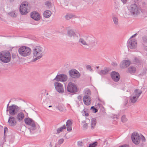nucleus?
<instances>
[{
	"label": "nucleus",
	"mask_w": 147,
	"mask_h": 147,
	"mask_svg": "<svg viewBox=\"0 0 147 147\" xmlns=\"http://www.w3.org/2000/svg\"><path fill=\"white\" fill-rule=\"evenodd\" d=\"M79 42L84 46L92 47L96 46V40L93 36H88L85 39L80 38Z\"/></svg>",
	"instance_id": "f257e3e1"
},
{
	"label": "nucleus",
	"mask_w": 147,
	"mask_h": 147,
	"mask_svg": "<svg viewBox=\"0 0 147 147\" xmlns=\"http://www.w3.org/2000/svg\"><path fill=\"white\" fill-rule=\"evenodd\" d=\"M33 53L34 56L36 57L33 59L32 61L35 62L41 58L43 56L44 49L43 47L40 46H36L33 49Z\"/></svg>",
	"instance_id": "f03ea898"
},
{
	"label": "nucleus",
	"mask_w": 147,
	"mask_h": 147,
	"mask_svg": "<svg viewBox=\"0 0 147 147\" xmlns=\"http://www.w3.org/2000/svg\"><path fill=\"white\" fill-rule=\"evenodd\" d=\"M129 14L134 17H136L140 14V9L136 4L131 5L128 8Z\"/></svg>",
	"instance_id": "7ed1b4c3"
},
{
	"label": "nucleus",
	"mask_w": 147,
	"mask_h": 147,
	"mask_svg": "<svg viewBox=\"0 0 147 147\" xmlns=\"http://www.w3.org/2000/svg\"><path fill=\"white\" fill-rule=\"evenodd\" d=\"M11 54L8 51H3L0 53V60L4 63H8L11 60Z\"/></svg>",
	"instance_id": "20e7f679"
},
{
	"label": "nucleus",
	"mask_w": 147,
	"mask_h": 147,
	"mask_svg": "<svg viewBox=\"0 0 147 147\" xmlns=\"http://www.w3.org/2000/svg\"><path fill=\"white\" fill-rule=\"evenodd\" d=\"M31 50L29 47L22 46L18 49V52L20 55L24 57L29 56L31 53Z\"/></svg>",
	"instance_id": "39448f33"
},
{
	"label": "nucleus",
	"mask_w": 147,
	"mask_h": 147,
	"mask_svg": "<svg viewBox=\"0 0 147 147\" xmlns=\"http://www.w3.org/2000/svg\"><path fill=\"white\" fill-rule=\"evenodd\" d=\"M25 123L27 125L31 126L28 128L30 132L31 130H34L36 129V123L32 119L29 117L26 118L24 119Z\"/></svg>",
	"instance_id": "423d86ee"
},
{
	"label": "nucleus",
	"mask_w": 147,
	"mask_h": 147,
	"mask_svg": "<svg viewBox=\"0 0 147 147\" xmlns=\"http://www.w3.org/2000/svg\"><path fill=\"white\" fill-rule=\"evenodd\" d=\"M67 90L68 92L74 94L77 91L78 89L74 83L69 82L67 86Z\"/></svg>",
	"instance_id": "0eeeda50"
},
{
	"label": "nucleus",
	"mask_w": 147,
	"mask_h": 147,
	"mask_svg": "<svg viewBox=\"0 0 147 147\" xmlns=\"http://www.w3.org/2000/svg\"><path fill=\"white\" fill-rule=\"evenodd\" d=\"M19 108L15 105H12L9 106V109L8 111L9 114L12 115H14L16 114Z\"/></svg>",
	"instance_id": "6e6552de"
},
{
	"label": "nucleus",
	"mask_w": 147,
	"mask_h": 147,
	"mask_svg": "<svg viewBox=\"0 0 147 147\" xmlns=\"http://www.w3.org/2000/svg\"><path fill=\"white\" fill-rule=\"evenodd\" d=\"M141 137L137 132H134L131 135V139L134 143L136 144H139L140 141Z\"/></svg>",
	"instance_id": "1a4fd4ad"
},
{
	"label": "nucleus",
	"mask_w": 147,
	"mask_h": 147,
	"mask_svg": "<svg viewBox=\"0 0 147 147\" xmlns=\"http://www.w3.org/2000/svg\"><path fill=\"white\" fill-rule=\"evenodd\" d=\"M127 46L131 49H135L137 46L136 40L135 39H129L127 41Z\"/></svg>",
	"instance_id": "9d476101"
},
{
	"label": "nucleus",
	"mask_w": 147,
	"mask_h": 147,
	"mask_svg": "<svg viewBox=\"0 0 147 147\" xmlns=\"http://www.w3.org/2000/svg\"><path fill=\"white\" fill-rule=\"evenodd\" d=\"M67 77L66 75L61 74L57 75L56 77L53 80H55L57 81L64 82L67 80Z\"/></svg>",
	"instance_id": "9b49d317"
},
{
	"label": "nucleus",
	"mask_w": 147,
	"mask_h": 147,
	"mask_svg": "<svg viewBox=\"0 0 147 147\" xmlns=\"http://www.w3.org/2000/svg\"><path fill=\"white\" fill-rule=\"evenodd\" d=\"M28 4L27 3H22L20 6V11L22 15L26 14L28 12L27 11Z\"/></svg>",
	"instance_id": "f8f14e48"
},
{
	"label": "nucleus",
	"mask_w": 147,
	"mask_h": 147,
	"mask_svg": "<svg viewBox=\"0 0 147 147\" xmlns=\"http://www.w3.org/2000/svg\"><path fill=\"white\" fill-rule=\"evenodd\" d=\"M69 76L71 77L77 78H79L80 75L79 72L76 69H71L69 71Z\"/></svg>",
	"instance_id": "ddd939ff"
},
{
	"label": "nucleus",
	"mask_w": 147,
	"mask_h": 147,
	"mask_svg": "<svg viewBox=\"0 0 147 147\" xmlns=\"http://www.w3.org/2000/svg\"><path fill=\"white\" fill-rule=\"evenodd\" d=\"M54 85L56 90L59 92L63 93L64 92V89L62 84L58 82H55Z\"/></svg>",
	"instance_id": "4468645a"
},
{
	"label": "nucleus",
	"mask_w": 147,
	"mask_h": 147,
	"mask_svg": "<svg viewBox=\"0 0 147 147\" xmlns=\"http://www.w3.org/2000/svg\"><path fill=\"white\" fill-rule=\"evenodd\" d=\"M111 77L115 82H118L119 80L120 76L119 74L115 71H113L111 74Z\"/></svg>",
	"instance_id": "2eb2a0df"
},
{
	"label": "nucleus",
	"mask_w": 147,
	"mask_h": 147,
	"mask_svg": "<svg viewBox=\"0 0 147 147\" xmlns=\"http://www.w3.org/2000/svg\"><path fill=\"white\" fill-rule=\"evenodd\" d=\"M8 122L9 125L11 126H14L17 123L15 118L13 117L10 116L9 118Z\"/></svg>",
	"instance_id": "dca6fc26"
},
{
	"label": "nucleus",
	"mask_w": 147,
	"mask_h": 147,
	"mask_svg": "<svg viewBox=\"0 0 147 147\" xmlns=\"http://www.w3.org/2000/svg\"><path fill=\"white\" fill-rule=\"evenodd\" d=\"M31 17L36 21L39 20L40 18V16L39 13L36 11L32 12L31 13Z\"/></svg>",
	"instance_id": "f3484780"
},
{
	"label": "nucleus",
	"mask_w": 147,
	"mask_h": 147,
	"mask_svg": "<svg viewBox=\"0 0 147 147\" xmlns=\"http://www.w3.org/2000/svg\"><path fill=\"white\" fill-rule=\"evenodd\" d=\"M91 99L89 96L85 95L83 98L84 104L86 105H89L91 103Z\"/></svg>",
	"instance_id": "a211bd4d"
},
{
	"label": "nucleus",
	"mask_w": 147,
	"mask_h": 147,
	"mask_svg": "<svg viewBox=\"0 0 147 147\" xmlns=\"http://www.w3.org/2000/svg\"><path fill=\"white\" fill-rule=\"evenodd\" d=\"M67 34L70 37H73L75 40H78V34H76L72 30H69L68 31Z\"/></svg>",
	"instance_id": "6ab92c4d"
},
{
	"label": "nucleus",
	"mask_w": 147,
	"mask_h": 147,
	"mask_svg": "<svg viewBox=\"0 0 147 147\" xmlns=\"http://www.w3.org/2000/svg\"><path fill=\"white\" fill-rule=\"evenodd\" d=\"M130 61L128 60H123L121 64L120 67L121 68H124L127 67L130 64Z\"/></svg>",
	"instance_id": "aec40b11"
},
{
	"label": "nucleus",
	"mask_w": 147,
	"mask_h": 147,
	"mask_svg": "<svg viewBox=\"0 0 147 147\" xmlns=\"http://www.w3.org/2000/svg\"><path fill=\"white\" fill-rule=\"evenodd\" d=\"M142 93V91L141 90L137 89L135 90L132 95L138 98Z\"/></svg>",
	"instance_id": "412c9836"
},
{
	"label": "nucleus",
	"mask_w": 147,
	"mask_h": 147,
	"mask_svg": "<svg viewBox=\"0 0 147 147\" xmlns=\"http://www.w3.org/2000/svg\"><path fill=\"white\" fill-rule=\"evenodd\" d=\"M24 117V115L23 113L20 112L16 116V118L19 121H22Z\"/></svg>",
	"instance_id": "4be33fe9"
},
{
	"label": "nucleus",
	"mask_w": 147,
	"mask_h": 147,
	"mask_svg": "<svg viewBox=\"0 0 147 147\" xmlns=\"http://www.w3.org/2000/svg\"><path fill=\"white\" fill-rule=\"evenodd\" d=\"M110 71L109 69L107 68L104 70H101L99 74L101 75H105L107 74Z\"/></svg>",
	"instance_id": "5701e85b"
},
{
	"label": "nucleus",
	"mask_w": 147,
	"mask_h": 147,
	"mask_svg": "<svg viewBox=\"0 0 147 147\" xmlns=\"http://www.w3.org/2000/svg\"><path fill=\"white\" fill-rule=\"evenodd\" d=\"M51 14V11L49 10H46L44 13V16L46 18L49 17Z\"/></svg>",
	"instance_id": "b1692460"
},
{
	"label": "nucleus",
	"mask_w": 147,
	"mask_h": 147,
	"mask_svg": "<svg viewBox=\"0 0 147 147\" xmlns=\"http://www.w3.org/2000/svg\"><path fill=\"white\" fill-rule=\"evenodd\" d=\"M129 98L130 102L132 103H134L136 102L138 99V98L132 95L130 96Z\"/></svg>",
	"instance_id": "393cba45"
},
{
	"label": "nucleus",
	"mask_w": 147,
	"mask_h": 147,
	"mask_svg": "<svg viewBox=\"0 0 147 147\" xmlns=\"http://www.w3.org/2000/svg\"><path fill=\"white\" fill-rule=\"evenodd\" d=\"M91 128L93 129L94 128L96 124V120L95 118H92L91 119Z\"/></svg>",
	"instance_id": "a878e982"
},
{
	"label": "nucleus",
	"mask_w": 147,
	"mask_h": 147,
	"mask_svg": "<svg viewBox=\"0 0 147 147\" xmlns=\"http://www.w3.org/2000/svg\"><path fill=\"white\" fill-rule=\"evenodd\" d=\"M128 70L129 72L131 74L134 73L136 71V69L134 67L131 66L128 68Z\"/></svg>",
	"instance_id": "bb28decb"
},
{
	"label": "nucleus",
	"mask_w": 147,
	"mask_h": 147,
	"mask_svg": "<svg viewBox=\"0 0 147 147\" xmlns=\"http://www.w3.org/2000/svg\"><path fill=\"white\" fill-rule=\"evenodd\" d=\"M141 59L138 57H135L134 61V63L136 64H140L142 63Z\"/></svg>",
	"instance_id": "cd10ccee"
},
{
	"label": "nucleus",
	"mask_w": 147,
	"mask_h": 147,
	"mask_svg": "<svg viewBox=\"0 0 147 147\" xmlns=\"http://www.w3.org/2000/svg\"><path fill=\"white\" fill-rule=\"evenodd\" d=\"M66 128V127L65 125H64L62 127L58 128L57 130V134H59V133L62 132L63 129H65Z\"/></svg>",
	"instance_id": "c85d7f7f"
},
{
	"label": "nucleus",
	"mask_w": 147,
	"mask_h": 147,
	"mask_svg": "<svg viewBox=\"0 0 147 147\" xmlns=\"http://www.w3.org/2000/svg\"><path fill=\"white\" fill-rule=\"evenodd\" d=\"M112 19L114 24L116 25H117L118 24V20L117 17L115 16H113Z\"/></svg>",
	"instance_id": "c756f323"
},
{
	"label": "nucleus",
	"mask_w": 147,
	"mask_h": 147,
	"mask_svg": "<svg viewBox=\"0 0 147 147\" xmlns=\"http://www.w3.org/2000/svg\"><path fill=\"white\" fill-rule=\"evenodd\" d=\"M45 5L49 9L52 7L51 3L50 1H47L45 3Z\"/></svg>",
	"instance_id": "7c9ffc66"
},
{
	"label": "nucleus",
	"mask_w": 147,
	"mask_h": 147,
	"mask_svg": "<svg viewBox=\"0 0 147 147\" xmlns=\"http://www.w3.org/2000/svg\"><path fill=\"white\" fill-rule=\"evenodd\" d=\"M84 91L85 94H87V95L89 96L91 94V92L90 90L88 89H85Z\"/></svg>",
	"instance_id": "2f4dec72"
},
{
	"label": "nucleus",
	"mask_w": 147,
	"mask_h": 147,
	"mask_svg": "<svg viewBox=\"0 0 147 147\" xmlns=\"http://www.w3.org/2000/svg\"><path fill=\"white\" fill-rule=\"evenodd\" d=\"M66 127L71 126L72 123L71 121L70 120H68L66 123Z\"/></svg>",
	"instance_id": "473e14b6"
},
{
	"label": "nucleus",
	"mask_w": 147,
	"mask_h": 147,
	"mask_svg": "<svg viewBox=\"0 0 147 147\" xmlns=\"http://www.w3.org/2000/svg\"><path fill=\"white\" fill-rule=\"evenodd\" d=\"M73 16H74L72 14H68L66 15L65 18L67 20H69Z\"/></svg>",
	"instance_id": "72a5a7b5"
},
{
	"label": "nucleus",
	"mask_w": 147,
	"mask_h": 147,
	"mask_svg": "<svg viewBox=\"0 0 147 147\" xmlns=\"http://www.w3.org/2000/svg\"><path fill=\"white\" fill-rule=\"evenodd\" d=\"M127 119L126 118L125 115H123L122 116L121 118V121L122 122H125L127 121Z\"/></svg>",
	"instance_id": "f704fd0d"
},
{
	"label": "nucleus",
	"mask_w": 147,
	"mask_h": 147,
	"mask_svg": "<svg viewBox=\"0 0 147 147\" xmlns=\"http://www.w3.org/2000/svg\"><path fill=\"white\" fill-rule=\"evenodd\" d=\"M97 142H96L92 144H90L89 147H95L97 146Z\"/></svg>",
	"instance_id": "c9c22d12"
},
{
	"label": "nucleus",
	"mask_w": 147,
	"mask_h": 147,
	"mask_svg": "<svg viewBox=\"0 0 147 147\" xmlns=\"http://www.w3.org/2000/svg\"><path fill=\"white\" fill-rule=\"evenodd\" d=\"M9 15L12 17H16V15L15 13L13 12H11L9 13Z\"/></svg>",
	"instance_id": "e433bc0d"
},
{
	"label": "nucleus",
	"mask_w": 147,
	"mask_h": 147,
	"mask_svg": "<svg viewBox=\"0 0 147 147\" xmlns=\"http://www.w3.org/2000/svg\"><path fill=\"white\" fill-rule=\"evenodd\" d=\"M64 141V140L63 138L59 140L58 143L59 144H62Z\"/></svg>",
	"instance_id": "4c0bfd02"
},
{
	"label": "nucleus",
	"mask_w": 147,
	"mask_h": 147,
	"mask_svg": "<svg viewBox=\"0 0 147 147\" xmlns=\"http://www.w3.org/2000/svg\"><path fill=\"white\" fill-rule=\"evenodd\" d=\"M91 109H92V111L95 113H96L98 111V110L94 106L92 107H91Z\"/></svg>",
	"instance_id": "58836bf2"
},
{
	"label": "nucleus",
	"mask_w": 147,
	"mask_h": 147,
	"mask_svg": "<svg viewBox=\"0 0 147 147\" xmlns=\"http://www.w3.org/2000/svg\"><path fill=\"white\" fill-rule=\"evenodd\" d=\"M88 127V124L86 123H85V124H84L83 126V129L84 130L86 129Z\"/></svg>",
	"instance_id": "ea45409f"
},
{
	"label": "nucleus",
	"mask_w": 147,
	"mask_h": 147,
	"mask_svg": "<svg viewBox=\"0 0 147 147\" xmlns=\"http://www.w3.org/2000/svg\"><path fill=\"white\" fill-rule=\"evenodd\" d=\"M55 107L57 109L59 110L60 111H63V109L62 107H59V106H56Z\"/></svg>",
	"instance_id": "a19ab883"
},
{
	"label": "nucleus",
	"mask_w": 147,
	"mask_h": 147,
	"mask_svg": "<svg viewBox=\"0 0 147 147\" xmlns=\"http://www.w3.org/2000/svg\"><path fill=\"white\" fill-rule=\"evenodd\" d=\"M67 131L69 132H70L71 131L72 128L71 126L67 127Z\"/></svg>",
	"instance_id": "79ce46f5"
},
{
	"label": "nucleus",
	"mask_w": 147,
	"mask_h": 147,
	"mask_svg": "<svg viewBox=\"0 0 147 147\" xmlns=\"http://www.w3.org/2000/svg\"><path fill=\"white\" fill-rule=\"evenodd\" d=\"M140 137H141L140 139H141V140L143 142H145V141H146L145 138V137L142 135H141V137L140 136Z\"/></svg>",
	"instance_id": "37998d69"
},
{
	"label": "nucleus",
	"mask_w": 147,
	"mask_h": 147,
	"mask_svg": "<svg viewBox=\"0 0 147 147\" xmlns=\"http://www.w3.org/2000/svg\"><path fill=\"white\" fill-rule=\"evenodd\" d=\"M82 113L83 114H85L84 115L85 116L87 117L89 115L88 113H86V111H84V110L83 111H82Z\"/></svg>",
	"instance_id": "c03bdc74"
},
{
	"label": "nucleus",
	"mask_w": 147,
	"mask_h": 147,
	"mask_svg": "<svg viewBox=\"0 0 147 147\" xmlns=\"http://www.w3.org/2000/svg\"><path fill=\"white\" fill-rule=\"evenodd\" d=\"M111 64L114 67H115L117 65V64L115 62H112Z\"/></svg>",
	"instance_id": "a18cd8bd"
},
{
	"label": "nucleus",
	"mask_w": 147,
	"mask_h": 147,
	"mask_svg": "<svg viewBox=\"0 0 147 147\" xmlns=\"http://www.w3.org/2000/svg\"><path fill=\"white\" fill-rule=\"evenodd\" d=\"M127 103H128V100L127 99H125V100L124 102V106H126Z\"/></svg>",
	"instance_id": "49530a36"
},
{
	"label": "nucleus",
	"mask_w": 147,
	"mask_h": 147,
	"mask_svg": "<svg viewBox=\"0 0 147 147\" xmlns=\"http://www.w3.org/2000/svg\"><path fill=\"white\" fill-rule=\"evenodd\" d=\"M86 68H87V69H89L90 70H92L91 67L90 65H88L87 66Z\"/></svg>",
	"instance_id": "de8ad7c7"
},
{
	"label": "nucleus",
	"mask_w": 147,
	"mask_h": 147,
	"mask_svg": "<svg viewBox=\"0 0 147 147\" xmlns=\"http://www.w3.org/2000/svg\"><path fill=\"white\" fill-rule=\"evenodd\" d=\"M127 0H121V1L123 4H125L126 3Z\"/></svg>",
	"instance_id": "09e8293b"
},
{
	"label": "nucleus",
	"mask_w": 147,
	"mask_h": 147,
	"mask_svg": "<svg viewBox=\"0 0 147 147\" xmlns=\"http://www.w3.org/2000/svg\"><path fill=\"white\" fill-rule=\"evenodd\" d=\"M78 99L80 101L82 99V97L80 96H78L77 97Z\"/></svg>",
	"instance_id": "8fccbe9b"
},
{
	"label": "nucleus",
	"mask_w": 147,
	"mask_h": 147,
	"mask_svg": "<svg viewBox=\"0 0 147 147\" xmlns=\"http://www.w3.org/2000/svg\"><path fill=\"white\" fill-rule=\"evenodd\" d=\"M9 103L7 104V110H6V111H7V112L8 111V110L9 109Z\"/></svg>",
	"instance_id": "3c124183"
},
{
	"label": "nucleus",
	"mask_w": 147,
	"mask_h": 147,
	"mask_svg": "<svg viewBox=\"0 0 147 147\" xmlns=\"http://www.w3.org/2000/svg\"><path fill=\"white\" fill-rule=\"evenodd\" d=\"M137 34H134V35H132L130 38L129 39H132L131 38H133Z\"/></svg>",
	"instance_id": "603ef678"
},
{
	"label": "nucleus",
	"mask_w": 147,
	"mask_h": 147,
	"mask_svg": "<svg viewBox=\"0 0 147 147\" xmlns=\"http://www.w3.org/2000/svg\"><path fill=\"white\" fill-rule=\"evenodd\" d=\"M7 128L6 127H5L4 128V134H5V131L6 130H7Z\"/></svg>",
	"instance_id": "864d4df0"
},
{
	"label": "nucleus",
	"mask_w": 147,
	"mask_h": 147,
	"mask_svg": "<svg viewBox=\"0 0 147 147\" xmlns=\"http://www.w3.org/2000/svg\"><path fill=\"white\" fill-rule=\"evenodd\" d=\"M116 119H119V116H117V115L116 116Z\"/></svg>",
	"instance_id": "5fc2aeb1"
},
{
	"label": "nucleus",
	"mask_w": 147,
	"mask_h": 147,
	"mask_svg": "<svg viewBox=\"0 0 147 147\" xmlns=\"http://www.w3.org/2000/svg\"><path fill=\"white\" fill-rule=\"evenodd\" d=\"M15 0H9L10 2H13Z\"/></svg>",
	"instance_id": "6e6d98bb"
},
{
	"label": "nucleus",
	"mask_w": 147,
	"mask_h": 147,
	"mask_svg": "<svg viewBox=\"0 0 147 147\" xmlns=\"http://www.w3.org/2000/svg\"><path fill=\"white\" fill-rule=\"evenodd\" d=\"M82 123H86V121H82Z\"/></svg>",
	"instance_id": "4d7b16f0"
},
{
	"label": "nucleus",
	"mask_w": 147,
	"mask_h": 147,
	"mask_svg": "<svg viewBox=\"0 0 147 147\" xmlns=\"http://www.w3.org/2000/svg\"><path fill=\"white\" fill-rule=\"evenodd\" d=\"M97 105H98L99 106L101 105V104L100 103H98L97 104Z\"/></svg>",
	"instance_id": "13d9d810"
},
{
	"label": "nucleus",
	"mask_w": 147,
	"mask_h": 147,
	"mask_svg": "<svg viewBox=\"0 0 147 147\" xmlns=\"http://www.w3.org/2000/svg\"><path fill=\"white\" fill-rule=\"evenodd\" d=\"M145 49L146 50H147V47H145Z\"/></svg>",
	"instance_id": "bf43d9fd"
},
{
	"label": "nucleus",
	"mask_w": 147,
	"mask_h": 147,
	"mask_svg": "<svg viewBox=\"0 0 147 147\" xmlns=\"http://www.w3.org/2000/svg\"><path fill=\"white\" fill-rule=\"evenodd\" d=\"M52 107V106L51 105H50L49 106V107Z\"/></svg>",
	"instance_id": "052dcab7"
},
{
	"label": "nucleus",
	"mask_w": 147,
	"mask_h": 147,
	"mask_svg": "<svg viewBox=\"0 0 147 147\" xmlns=\"http://www.w3.org/2000/svg\"><path fill=\"white\" fill-rule=\"evenodd\" d=\"M79 143H82V142H78V144H79Z\"/></svg>",
	"instance_id": "680f3d73"
},
{
	"label": "nucleus",
	"mask_w": 147,
	"mask_h": 147,
	"mask_svg": "<svg viewBox=\"0 0 147 147\" xmlns=\"http://www.w3.org/2000/svg\"><path fill=\"white\" fill-rule=\"evenodd\" d=\"M99 67L98 66H97V67H96V68H97V69H98V68H99Z\"/></svg>",
	"instance_id": "e2e57ef3"
},
{
	"label": "nucleus",
	"mask_w": 147,
	"mask_h": 147,
	"mask_svg": "<svg viewBox=\"0 0 147 147\" xmlns=\"http://www.w3.org/2000/svg\"><path fill=\"white\" fill-rule=\"evenodd\" d=\"M11 101V100H10L9 101V103Z\"/></svg>",
	"instance_id": "0e129e2a"
},
{
	"label": "nucleus",
	"mask_w": 147,
	"mask_h": 147,
	"mask_svg": "<svg viewBox=\"0 0 147 147\" xmlns=\"http://www.w3.org/2000/svg\"><path fill=\"white\" fill-rule=\"evenodd\" d=\"M48 94V93H47V95Z\"/></svg>",
	"instance_id": "69168bd1"
},
{
	"label": "nucleus",
	"mask_w": 147,
	"mask_h": 147,
	"mask_svg": "<svg viewBox=\"0 0 147 147\" xmlns=\"http://www.w3.org/2000/svg\"><path fill=\"white\" fill-rule=\"evenodd\" d=\"M55 147H56V146H55Z\"/></svg>",
	"instance_id": "338daca9"
}]
</instances>
